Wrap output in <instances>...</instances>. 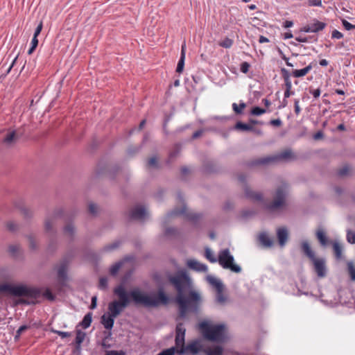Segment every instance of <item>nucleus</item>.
<instances>
[{
	"label": "nucleus",
	"mask_w": 355,
	"mask_h": 355,
	"mask_svg": "<svg viewBox=\"0 0 355 355\" xmlns=\"http://www.w3.org/2000/svg\"><path fill=\"white\" fill-rule=\"evenodd\" d=\"M20 209H21L22 214L24 215V216L26 218H30L32 216L33 213H32L31 210H30L28 208L25 207H21Z\"/></svg>",
	"instance_id": "50"
},
{
	"label": "nucleus",
	"mask_w": 355,
	"mask_h": 355,
	"mask_svg": "<svg viewBox=\"0 0 355 355\" xmlns=\"http://www.w3.org/2000/svg\"><path fill=\"white\" fill-rule=\"evenodd\" d=\"M13 279V275L6 268H0V281L3 282H11Z\"/></svg>",
	"instance_id": "19"
},
{
	"label": "nucleus",
	"mask_w": 355,
	"mask_h": 355,
	"mask_svg": "<svg viewBox=\"0 0 355 355\" xmlns=\"http://www.w3.org/2000/svg\"><path fill=\"white\" fill-rule=\"evenodd\" d=\"M301 248L304 254L311 260H313L314 258H315L314 252L311 250V246L307 241H303L302 242Z\"/></svg>",
	"instance_id": "22"
},
{
	"label": "nucleus",
	"mask_w": 355,
	"mask_h": 355,
	"mask_svg": "<svg viewBox=\"0 0 355 355\" xmlns=\"http://www.w3.org/2000/svg\"><path fill=\"white\" fill-rule=\"evenodd\" d=\"M299 102L300 101L298 99H295L294 101L295 112L297 115H298L301 112V109L299 105Z\"/></svg>",
	"instance_id": "60"
},
{
	"label": "nucleus",
	"mask_w": 355,
	"mask_h": 355,
	"mask_svg": "<svg viewBox=\"0 0 355 355\" xmlns=\"http://www.w3.org/2000/svg\"><path fill=\"white\" fill-rule=\"evenodd\" d=\"M140 149H141V146L130 147L128 149V153L129 155H132L135 153L139 152Z\"/></svg>",
	"instance_id": "59"
},
{
	"label": "nucleus",
	"mask_w": 355,
	"mask_h": 355,
	"mask_svg": "<svg viewBox=\"0 0 355 355\" xmlns=\"http://www.w3.org/2000/svg\"><path fill=\"white\" fill-rule=\"evenodd\" d=\"M42 29V22L40 21V23L37 25V28L35 30L33 36L37 37L40 34Z\"/></svg>",
	"instance_id": "61"
},
{
	"label": "nucleus",
	"mask_w": 355,
	"mask_h": 355,
	"mask_svg": "<svg viewBox=\"0 0 355 355\" xmlns=\"http://www.w3.org/2000/svg\"><path fill=\"white\" fill-rule=\"evenodd\" d=\"M233 41L230 38H225L220 42V46L224 48H230L232 46Z\"/></svg>",
	"instance_id": "46"
},
{
	"label": "nucleus",
	"mask_w": 355,
	"mask_h": 355,
	"mask_svg": "<svg viewBox=\"0 0 355 355\" xmlns=\"http://www.w3.org/2000/svg\"><path fill=\"white\" fill-rule=\"evenodd\" d=\"M316 236L320 243L322 246H326L327 245L328 241L324 232L322 230H318L316 233Z\"/></svg>",
	"instance_id": "31"
},
{
	"label": "nucleus",
	"mask_w": 355,
	"mask_h": 355,
	"mask_svg": "<svg viewBox=\"0 0 355 355\" xmlns=\"http://www.w3.org/2000/svg\"><path fill=\"white\" fill-rule=\"evenodd\" d=\"M347 240L350 243H355V232L347 230Z\"/></svg>",
	"instance_id": "44"
},
{
	"label": "nucleus",
	"mask_w": 355,
	"mask_h": 355,
	"mask_svg": "<svg viewBox=\"0 0 355 355\" xmlns=\"http://www.w3.org/2000/svg\"><path fill=\"white\" fill-rule=\"evenodd\" d=\"M178 216H184L187 220L192 222H196L200 217L198 214H193L188 211L187 207L183 205L181 209L175 208L171 212L168 213L166 216V219Z\"/></svg>",
	"instance_id": "8"
},
{
	"label": "nucleus",
	"mask_w": 355,
	"mask_h": 355,
	"mask_svg": "<svg viewBox=\"0 0 355 355\" xmlns=\"http://www.w3.org/2000/svg\"><path fill=\"white\" fill-rule=\"evenodd\" d=\"M182 150V145L176 144L173 146V150L169 153V160H172L178 156Z\"/></svg>",
	"instance_id": "28"
},
{
	"label": "nucleus",
	"mask_w": 355,
	"mask_h": 355,
	"mask_svg": "<svg viewBox=\"0 0 355 355\" xmlns=\"http://www.w3.org/2000/svg\"><path fill=\"white\" fill-rule=\"evenodd\" d=\"M6 227L7 229L10 232H14L17 230V225L12 221L8 222L6 224Z\"/></svg>",
	"instance_id": "58"
},
{
	"label": "nucleus",
	"mask_w": 355,
	"mask_h": 355,
	"mask_svg": "<svg viewBox=\"0 0 355 355\" xmlns=\"http://www.w3.org/2000/svg\"><path fill=\"white\" fill-rule=\"evenodd\" d=\"M314 265L315 271L319 277H324L326 275L325 261L324 259L314 258L311 260Z\"/></svg>",
	"instance_id": "14"
},
{
	"label": "nucleus",
	"mask_w": 355,
	"mask_h": 355,
	"mask_svg": "<svg viewBox=\"0 0 355 355\" xmlns=\"http://www.w3.org/2000/svg\"><path fill=\"white\" fill-rule=\"evenodd\" d=\"M312 69L311 64L301 69H295L293 71L292 74L295 78H300L306 76Z\"/></svg>",
	"instance_id": "24"
},
{
	"label": "nucleus",
	"mask_w": 355,
	"mask_h": 355,
	"mask_svg": "<svg viewBox=\"0 0 355 355\" xmlns=\"http://www.w3.org/2000/svg\"><path fill=\"white\" fill-rule=\"evenodd\" d=\"M266 112V110L260 108L259 107H254L251 110V114L254 116H259Z\"/></svg>",
	"instance_id": "40"
},
{
	"label": "nucleus",
	"mask_w": 355,
	"mask_h": 355,
	"mask_svg": "<svg viewBox=\"0 0 355 355\" xmlns=\"http://www.w3.org/2000/svg\"><path fill=\"white\" fill-rule=\"evenodd\" d=\"M35 304V302H34L33 301H30V300H28L23 299V298L19 299V300L16 302V304H26V305H30V304Z\"/></svg>",
	"instance_id": "54"
},
{
	"label": "nucleus",
	"mask_w": 355,
	"mask_h": 355,
	"mask_svg": "<svg viewBox=\"0 0 355 355\" xmlns=\"http://www.w3.org/2000/svg\"><path fill=\"white\" fill-rule=\"evenodd\" d=\"M235 129L241 130L243 131H252L254 130L251 125L243 123L242 122H237L235 125Z\"/></svg>",
	"instance_id": "30"
},
{
	"label": "nucleus",
	"mask_w": 355,
	"mask_h": 355,
	"mask_svg": "<svg viewBox=\"0 0 355 355\" xmlns=\"http://www.w3.org/2000/svg\"><path fill=\"white\" fill-rule=\"evenodd\" d=\"M178 234V230L174 227H168L164 231L166 236H174Z\"/></svg>",
	"instance_id": "43"
},
{
	"label": "nucleus",
	"mask_w": 355,
	"mask_h": 355,
	"mask_svg": "<svg viewBox=\"0 0 355 355\" xmlns=\"http://www.w3.org/2000/svg\"><path fill=\"white\" fill-rule=\"evenodd\" d=\"M29 328L28 325H22L21 326L17 331H16V334L14 337L15 341L18 340L21 335V334L27 330Z\"/></svg>",
	"instance_id": "37"
},
{
	"label": "nucleus",
	"mask_w": 355,
	"mask_h": 355,
	"mask_svg": "<svg viewBox=\"0 0 355 355\" xmlns=\"http://www.w3.org/2000/svg\"><path fill=\"white\" fill-rule=\"evenodd\" d=\"M148 166L149 167H157V159L155 157H150L148 161Z\"/></svg>",
	"instance_id": "51"
},
{
	"label": "nucleus",
	"mask_w": 355,
	"mask_h": 355,
	"mask_svg": "<svg viewBox=\"0 0 355 355\" xmlns=\"http://www.w3.org/2000/svg\"><path fill=\"white\" fill-rule=\"evenodd\" d=\"M185 53H186V44H185V43H184L182 45L181 55H180V60H179L178 65H177V68H176L177 73H180L183 71L184 67Z\"/></svg>",
	"instance_id": "21"
},
{
	"label": "nucleus",
	"mask_w": 355,
	"mask_h": 355,
	"mask_svg": "<svg viewBox=\"0 0 355 355\" xmlns=\"http://www.w3.org/2000/svg\"><path fill=\"white\" fill-rule=\"evenodd\" d=\"M342 24H343V26H344V28L347 31H350L352 29H355V25H353V24H350L346 19H342Z\"/></svg>",
	"instance_id": "49"
},
{
	"label": "nucleus",
	"mask_w": 355,
	"mask_h": 355,
	"mask_svg": "<svg viewBox=\"0 0 355 355\" xmlns=\"http://www.w3.org/2000/svg\"><path fill=\"white\" fill-rule=\"evenodd\" d=\"M291 157H292V151L291 150H286L284 152H282L278 155L268 156L266 157H263V158L257 159L256 161H254L253 164L259 165V164H270V163H275L280 160L289 159Z\"/></svg>",
	"instance_id": "7"
},
{
	"label": "nucleus",
	"mask_w": 355,
	"mask_h": 355,
	"mask_svg": "<svg viewBox=\"0 0 355 355\" xmlns=\"http://www.w3.org/2000/svg\"><path fill=\"white\" fill-rule=\"evenodd\" d=\"M169 282L177 291L176 302L179 305L180 316L184 318L193 303L200 300V295L191 291V280L185 270H179L170 277Z\"/></svg>",
	"instance_id": "2"
},
{
	"label": "nucleus",
	"mask_w": 355,
	"mask_h": 355,
	"mask_svg": "<svg viewBox=\"0 0 355 355\" xmlns=\"http://www.w3.org/2000/svg\"><path fill=\"white\" fill-rule=\"evenodd\" d=\"M29 246L32 250L36 249V244L34 241V238L32 236H28Z\"/></svg>",
	"instance_id": "63"
},
{
	"label": "nucleus",
	"mask_w": 355,
	"mask_h": 355,
	"mask_svg": "<svg viewBox=\"0 0 355 355\" xmlns=\"http://www.w3.org/2000/svg\"><path fill=\"white\" fill-rule=\"evenodd\" d=\"M64 232L65 234L70 237H72L74 234V227L72 224L69 223L64 227Z\"/></svg>",
	"instance_id": "34"
},
{
	"label": "nucleus",
	"mask_w": 355,
	"mask_h": 355,
	"mask_svg": "<svg viewBox=\"0 0 355 355\" xmlns=\"http://www.w3.org/2000/svg\"><path fill=\"white\" fill-rule=\"evenodd\" d=\"M225 289H218L216 291V302L220 305H225L228 302V297L224 293Z\"/></svg>",
	"instance_id": "20"
},
{
	"label": "nucleus",
	"mask_w": 355,
	"mask_h": 355,
	"mask_svg": "<svg viewBox=\"0 0 355 355\" xmlns=\"http://www.w3.org/2000/svg\"><path fill=\"white\" fill-rule=\"evenodd\" d=\"M200 351V340H196L195 342L188 344L187 345H185L183 347H181V349H177V353L180 355H182L184 354H187L188 352H191L193 354H196Z\"/></svg>",
	"instance_id": "13"
},
{
	"label": "nucleus",
	"mask_w": 355,
	"mask_h": 355,
	"mask_svg": "<svg viewBox=\"0 0 355 355\" xmlns=\"http://www.w3.org/2000/svg\"><path fill=\"white\" fill-rule=\"evenodd\" d=\"M333 248L335 252V256L337 259L341 258L342 254V248L338 242H334L333 243Z\"/></svg>",
	"instance_id": "33"
},
{
	"label": "nucleus",
	"mask_w": 355,
	"mask_h": 355,
	"mask_svg": "<svg viewBox=\"0 0 355 355\" xmlns=\"http://www.w3.org/2000/svg\"><path fill=\"white\" fill-rule=\"evenodd\" d=\"M205 256L211 263H216L218 257L214 254V252L209 248H206L205 250Z\"/></svg>",
	"instance_id": "27"
},
{
	"label": "nucleus",
	"mask_w": 355,
	"mask_h": 355,
	"mask_svg": "<svg viewBox=\"0 0 355 355\" xmlns=\"http://www.w3.org/2000/svg\"><path fill=\"white\" fill-rule=\"evenodd\" d=\"M204 352L206 355H223V349L220 346H214L206 349H203L202 344L201 343V352Z\"/></svg>",
	"instance_id": "23"
},
{
	"label": "nucleus",
	"mask_w": 355,
	"mask_h": 355,
	"mask_svg": "<svg viewBox=\"0 0 355 355\" xmlns=\"http://www.w3.org/2000/svg\"><path fill=\"white\" fill-rule=\"evenodd\" d=\"M201 335L207 340L223 343L228 338L226 325L212 324L208 320H201Z\"/></svg>",
	"instance_id": "5"
},
{
	"label": "nucleus",
	"mask_w": 355,
	"mask_h": 355,
	"mask_svg": "<svg viewBox=\"0 0 355 355\" xmlns=\"http://www.w3.org/2000/svg\"><path fill=\"white\" fill-rule=\"evenodd\" d=\"M258 241L265 248H271L274 243L273 239L266 232L259 234Z\"/></svg>",
	"instance_id": "18"
},
{
	"label": "nucleus",
	"mask_w": 355,
	"mask_h": 355,
	"mask_svg": "<svg viewBox=\"0 0 355 355\" xmlns=\"http://www.w3.org/2000/svg\"><path fill=\"white\" fill-rule=\"evenodd\" d=\"M347 270L352 280L355 281V266L353 261H348L347 263Z\"/></svg>",
	"instance_id": "32"
},
{
	"label": "nucleus",
	"mask_w": 355,
	"mask_h": 355,
	"mask_svg": "<svg viewBox=\"0 0 355 355\" xmlns=\"http://www.w3.org/2000/svg\"><path fill=\"white\" fill-rule=\"evenodd\" d=\"M19 245H10L8 247V252L12 256H15L17 254V252L19 251Z\"/></svg>",
	"instance_id": "45"
},
{
	"label": "nucleus",
	"mask_w": 355,
	"mask_h": 355,
	"mask_svg": "<svg viewBox=\"0 0 355 355\" xmlns=\"http://www.w3.org/2000/svg\"><path fill=\"white\" fill-rule=\"evenodd\" d=\"M205 280L208 283L209 286L215 291L218 289H225V286L222 281L214 275H207Z\"/></svg>",
	"instance_id": "15"
},
{
	"label": "nucleus",
	"mask_w": 355,
	"mask_h": 355,
	"mask_svg": "<svg viewBox=\"0 0 355 355\" xmlns=\"http://www.w3.org/2000/svg\"><path fill=\"white\" fill-rule=\"evenodd\" d=\"M51 332L60 336L62 338L70 337L71 336V333H70V332L62 331L55 330L53 329H51Z\"/></svg>",
	"instance_id": "42"
},
{
	"label": "nucleus",
	"mask_w": 355,
	"mask_h": 355,
	"mask_svg": "<svg viewBox=\"0 0 355 355\" xmlns=\"http://www.w3.org/2000/svg\"><path fill=\"white\" fill-rule=\"evenodd\" d=\"M307 5L309 6H322V0H309Z\"/></svg>",
	"instance_id": "53"
},
{
	"label": "nucleus",
	"mask_w": 355,
	"mask_h": 355,
	"mask_svg": "<svg viewBox=\"0 0 355 355\" xmlns=\"http://www.w3.org/2000/svg\"><path fill=\"white\" fill-rule=\"evenodd\" d=\"M0 293L8 294L14 297H26L33 300L38 298L40 290L23 284H13L10 282L0 284Z\"/></svg>",
	"instance_id": "4"
},
{
	"label": "nucleus",
	"mask_w": 355,
	"mask_h": 355,
	"mask_svg": "<svg viewBox=\"0 0 355 355\" xmlns=\"http://www.w3.org/2000/svg\"><path fill=\"white\" fill-rule=\"evenodd\" d=\"M249 68H250V64L247 62H243L241 64V71L244 73H246L248 71Z\"/></svg>",
	"instance_id": "57"
},
{
	"label": "nucleus",
	"mask_w": 355,
	"mask_h": 355,
	"mask_svg": "<svg viewBox=\"0 0 355 355\" xmlns=\"http://www.w3.org/2000/svg\"><path fill=\"white\" fill-rule=\"evenodd\" d=\"M62 213H63V211L62 209H56L55 211L53 216L48 217L45 220V223H44L45 231L48 234H49L50 236H54L55 235L56 232L53 227L54 222H55V218L60 216L62 214Z\"/></svg>",
	"instance_id": "11"
},
{
	"label": "nucleus",
	"mask_w": 355,
	"mask_h": 355,
	"mask_svg": "<svg viewBox=\"0 0 355 355\" xmlns=\"http://www.w3.org/2000/svg\"><path fill=\"white\" fill-rule=\"evenodd\" d=\"M121 266L122 263L121 262L116 263L110 268V273L113 276L116 275L120 270Z\"/></svg>",
	"instance_id": "36"
},
{
	"label": "nucleus",
	"mask_w": 355,
	"mask_h": 355,
	"mask_svg": "<svg viewBox=\"0 0 355 355\" xmlns=\"http://www.w3.org/2000/svg\"><path fill=\"white\" fill-rule=\"evenodd\" d=\"M148 212L144 206L137 205L130 211L129 217L132 220L143 221L148 217Z\"/></svg>",
	"instance_id": "12"
},
{
	"label": "nucleus",
	"mask_w": 355,
	"mask_h": 355,
	"mask_svg": "<svg viewBox=\"0 0 355 355\" xmlns=\"http://www.w3.org/2000/svg\"><path fill=\"white\" fill-rule=\"evenodd\" d=\"M187 266L191 269L196 271H200V262L194 260H189L187 261Z\"/></svg>",
	"instance_id": "35"
},
{
	"label": "nucleus",
	"mask_w": 355,
	"mask_h": 355,
	"mask_svg": "<svg viewBox=\"0 0 355 355\" xmlns=\"http://www.w3.org/2000/svg\"><path fill=\"white\" fill-rule=\"evenodd\" d=\"M175 352H177L176 348L175 347H172L162 350L157 355H174Z\"/></svg>",
	"instance_id": "38"
},
{
	"label": "nucleus",
	"mask_w": 355,
	"mask_h": 355,
	"mask_svg": "<svg viewBox=\"0 0 355 355\" xmlns=\"http://www.w3.org/2000/svg\"><path fill=\"white\" fill-rule=\"evenodd\" d=\"M310 25L311 30H313V33H317L323 30L326 27L325 23L320 21L317 19H314L313 22L310 23Z\"/></svg>",
	"instance_id": "25"
},
{
	"label": "nucleus",
	"mask_w": 355,
	"mask_h": 355,
	"mask_svg": "<svg viewBox=\"0 0 355 355\" xmlns=\"http://www.w3.org/2000/svg\"><path fill=\"white\" fill-rule=\"evenodd\" d=\"M92 321V313L91 312H89L84 316L83 320L80 323V325L83 329H87L90 326Z\"/></svg>",
	"instance_id": "26"
},
{
	"label": "nucleus",
	"mask_w": 355,
	"mask_h": 355,
	"mask_svg": "<svg viewBox=\"0 0 355 355\" xmlns=\"http://www.w3.org/2000/svg\"><path fill=\"white\" fill-rule=\"evenodd\" d=\"M43 295L46 297L48 300L53 301L55 299V296L51 291L49 288H46L44 292L43 293Z\"/></svg>",
	"instance_id": "48"
},
{
	"label": "nucleus",
	"mask_w": 355,
	"mask_h": 355,
	"mask_svg": "<svg viewBox=\"0 0 355 355\" xmlns=\"http://www.w3.org/2000/svg\"><path fill=\"white\" fill-rule=\"evenodd\" d=\"M245 104L244 103H241L239 105H238L236 103H234L232 104V107L234 111L237 114H241L243 111V110L245 108Z\"/></svg>",
	"instance_id": "39"
},
{
	"label": "nucleus",
	"mask_w": 355,
	"mask_h": 355,
	"mask_svg": "<svg viewBox=\"0 0 355 355\" xmlns=\"http://www.w3.org/2000/svg\"><path fill=\"white\" fill-rule=\"evenodd\" d=\"M120 244H121V243L119 241H114L111 244L105 245L104 247V250L105 251H111V250H115L120 245Z\"/></svg>",
	"instance_id": "41"
},
{
	"label": "nucleus",
	"mask_w": 355,
	"mask_h": 355,
	"mask_svg": "<svg viewBox=\"0 0 355 355\" xmlns=\"http://www.w3.org/2000/svg\"><path fill=\"white\" fill-rule=\"evenodd\" d=\"M107 286V279L105 277H101L99 279L98 287L101 290H104Z\"/></svg>",
	"instance_id": "47"
},
{
	"label": "nucleus",
	"mask_w": 355,
	"mask_h": 355,
	"mask_svg": "<svg viewBox=\"0 0 355 355\" xmlns=\"http://www.w3.org/2000/svg\"><path fill=\"white\" fill-rule=\"evenodd\" d=\"M70 260L67 257L63 258L57 266L58 279L60 284L65 285L67 280V268L69 265Z\"/></svg>",
	"instance_id": "9"
},
{
	"label": "nucleus",
	"mask_w": 355,
	"mask_h": 355,
	"mask_svg": "<svg viewBox=\"0 0 355 355\" xmlns=\"http://www.w3.org/2000/svg\"><path fill=\"white\" fill-rule=\"evenodd\" d=\"M85 336L86 334L85 332L82 331L80 329L76 330V344L77 348H80V345L85 340Z\"/></svg>",
	"instance_id": "29"
},
{
	"label": "nucleus",
	"mask_w": 355,
	"mask_h": 355,
	"mask_svg": "<svg viewBox=\"0 0 355 355\" xmlns=\"http://www.w3.org/2000/svg\"><path fill=\"white\" fill-rule=\"evenodd\" d=\"M218 262L220 266L226 270L239 273L241 272V268L234 263V256L230 253L229 249L221 250L218 255Z\"/></svg>",
	"instance_id": "6"
},
{
	"label": "nucleus",
	"mask_w": 355,
	"mask_h": 355,
	"mask_svg": "<svg viewBox=\"0 0 355 355\" xmlns=\"http://www.w3.org/2000/svg\"><path fill=\"white\" fill-rule=\"evenodd\" d=\"M349 171V167L348 166H344L338 171V175L340 176H344L346 175L348 173Z\"/></svg>",
	"instance_id": "62"
},
{
	"label": "nucleus",
	"mask_w": 355,
	"mask_h": 355,
	"mask_svg": "<svg viewBox=\"0 0 355 355\" xmlns=\"http://www.w3.org/2000/svg\"><path fill=\"white\" fill-rule=\"evenodd\" d=\"M89 211L90 214L95 215L97 213L98 207L97 205L94 203H89Z\"/></svg>",
	"instance_id": "52"
},
{
	"label": "nucleus",
	"mask_w": 355,
	"mask_h": 355,
	"mask_svg": "<svg viewBox=\"0 0 355 355\" xmlns=\"http://www.w3.org/2000/svg\"><path fill=\"white\" fill-rule=\"evenodd\" d=\"M105 355H125V354L122 350H121V351L111 350V351H107L105 352Z\"/></svg>",
	"instance_id": "56"
},
{
	"label": "nucleus",
	"mask_w": 355,
	"mask_h": 355,
	"mask_svg": "<svg viewBox=\"0 0 355 355\" xmlns=\"http://www.w3.org/2000/svg\"><path fill=\"white\" fill-rule=\"evenodd\" d=\"M244 192L246 198L254 202L260 203L266 211L270 213H279L286 209L288 186L285 183L282 184L277 189L274 200L270 203H266L263 200L260 193L252 191L247 186L244 187Z\"/></svg>",
	"instance_id": "3"
},
{
	"label": "nucleus",
	"mask_w": 355,
	"mask_h": 355,
	"mask_svg": "<svg viewBox=\"0 0 355 355\" xmlns=\"http://www.w3.org/2000/svg\"><path fill=\"white\" fill-rule=\"evenodd\" d=\"M113 293L118 297L108 304L107 313L101 318V323L107 330H112L114 319L132 302L135 305H143L145 307H157L160 304H166L168 297L164 291L159 290L156 296H152L135 288L127 292L123 284L116 286Z\"/></svg>",
	"instance_id": "1"
},
{
	"label": "nucleus",
	"mask_w": 355,
	"mask_h": 355,
	"mask_svg": "<svg viewBox=\"0 0 355 355\" xmlns=\"http://www.w3.org/2000/svg\"><path fill=\"white\" fill-rule=\"evenodd\" d=\"M277 238L281 247H284L288 239V231L286 227H281L277 230Z\"/></svg>",
	"instance_id": "17"
},
{
	"label": "nucleus",
	"mask_w": 355,
	"mask_h": 355,
	"mask_svg": "<svg viewBox=\"0 0 355 355\" xmlns=\"http://www.w3.org/2000/svg\"><path fill=\"white\" fill-rule=\"evenodd\" d=\"M19 136L15 130H8L2 139V144L7 147H10L17 142Z\"/></svg>",
	"instance_id": "16"
},
{
	"label": "nucleus",
	"mask_w": 355,
	"mask_h": 355,
	"mask_svg": "<svg viewBox=\"0 0 355 355\" xmlns=\"http://www.w3.org/2000/svg\"><path fill=\"white\" fill-rule=\"evenodd\" d=\"M331 37L339 40L343 37V34L337 30H334L331 33Z\"/></svg>",
	"instance_id": "55"
},
{
	"label": "nucleus",
	"mask_w": 355,
	"mask_h": 355,
	"mask_svg": "<svg viewBox=\"0 0 355 355\" xmlns=\"http://www.w3.org/2000/svg\"><path fill=\"white\" fill-rule=\"evenodd\" d=\"M112 334L111 330H108V331H104L103 332V335H104L103 339H104V341H108L111 338Z\"/></svg>",
	"instance_id": "64"
},
{
	"label": "nucleus",
	"mask_w": 355,
	"mask_h": 355,
	"mask_svg": "<svg viewBox=\"0 0 355 355\" xmlns=\"http://www.w3.org/2000/svg\"><path fill=\"white\" fill-rule=\"evenodd\" d=\"M185 331L186 329L184 327V325L182 323H178L176 325L175 328V348L176 349H181V347H183L185 345Z\"/></svg>",
	"instance_id": "10"
}]
</instances>
